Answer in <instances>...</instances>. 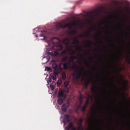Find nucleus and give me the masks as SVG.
<instances>
[{
	"label": "nucleus",
	"mask_w": 130,
	"mask_h": 130,
	"mask_svg": "<svg viewBox=\"0 0 130 130\" xmlns=\"http://www.w3.org/2000/svg\"><path fill=\"white\" fill-rule=\"evenodd\" d=\"M75 23H74V21L71 22V23H68L66 24H63L62 23H58L56 25V28L57 30H59V29L64 28H69V29H73V26H75Z\"/></svg>",
	"instance_id": "nucleus-1"
},
{
	"label": "nucleus",
	"mask_w": 130,
	"mask_h": 130,
	"mask_svg": "<svg viewBox=\"0 0 130 130\" xmlns=\"http://www.w3.org/2000/svg\"><path fill=\"white\" fill-rule=\"evenodd\" d=\"M120 82L121 83L122 86L124 89H127V85H128V81H127V80H124L122 77L120 78Z\"/></svg>",
	"instance_id": "nucleus-2"
},
{
	"label": "nucleus",
	"mask_w": 130,
	"mask_h": 130,
	"mask_svg": "<svg viewBox=\"0 0 130 130\" xmlns=\"http://www.w3.org/2000/svg\"><path fill=\"white\" fill-rule=\"evenodd\" d=\"M52 67L54 70L57 69L60 73H61L62 71V68H61V65H57L56 63H53L52 65Z\"/></svg>",
	"instance_id": "nucleus-3"
},
{
	"label": "nucleus",
	"mask_w": 130,
	"mask_h": 130,
	"mask_svg": "<svg viewBox=\"0 0 130 130\" xmlns=\"http://www.w3.org/2000/svg\"><path fill=\"white\" fill-rule=\"evenodd\" d=\"M62 98L63 100L67 98V94L63 93V91H59L57 94V98Z\"/></svg>",
	"instance_id": "nucleus-4"
},
{
	"label": "nucleus",
	"mask_w": 130,
	"mask_h": 130,
	"mask_svg": "<svg viewBox=\"0 0 130 130\" xmlns=\"http://www.w3.org/2000/svg\"><path fill=\"white\" fill-rule=\"evenodd\" d=\"M53 48L54 50L59 51L63 48V47L62 45H55L53 46Z\"/></svg>",
	"instance_id": "nucleus-5"
},
{
	"label": "nucleus",
	"mask_w": 130,
	"mask_h": 130,
	"mask_svg": "<svg viewBox=\"0 0 130 130\" xmlns=\"http://www.w3.org/2000/svg\"><path fill=\"white\" fill-rule=\"evenodd\" d=\"M71 66V61L66 62L63 64V68L64 70H69Z\"/></svg>",
	"instance_id": "nucleus-6"
},
{
	"label": "nucleus",
	"mask_w": 130,
	"mask_h": 130,
	"mask_svg": "<svg viewBox=\"0 0 130 130\" xmlns=\"http://www.w3.org/2000/svg\"><path fill=\"white\" fill-rule=\"evenodd\" d=\"M47 32L45 30L41 31V34L40 35V37H43L41 39L42 40H44L45 39V36L46 35Z\"/></svg>",
	"instance_id": "nucleus-7"
},
{
	"label": "nucleus",
	"mask_w": 130,
	"mask_h": 130,
	"mask_svg": "<svg viewBox=\"0 0 130 130\" xmlns=\"http://www.w3.org/2000/svg\"><path fill=\"white\" fill-rule=\"evenodd\" d=\"M90 90L93 94H98V87L97 86H94L90 89Z\"/></svg>",
	"instance_id": "nucleus-8"
},
{
	"label": "nucleus",
	"mask_w": 130,
	"mask_h": 130,
	"mask_svg": "<svg viewBox=\"0 0 130 130\" xmlns=\"http://www.w3.org/2000/svg\"><path fill=\"white\" fill-rule=\"evenodd\" d=\"M70 42H71V39L69 38H66L63 41V43L66 45V46H69Z\"/></svg>",
	"instance_id": "nucleus-9"
},
{
	"label": "nucleus",
	"mask_w": 130,
	"mask_h": 130,
	"mask_svg": "<svg viewBox=\"0 0 130 130\" xmlns=\"http://www.w3.org/2000/svg\"><path fill=\"white\" fill-rule=\"evenodd\" d=\"M64 119L66 120L67 122H70L71 121V115L66 114L64 115Z\"/></svg>",
	"instance_id": "nucleus-10"
},
{
	"label": "nucleus",
	"mask_w": 130,
	"mask_h": 130,
	"mask_svg": "<svg viewBox=\"0 0 130 130\" xmlns=\"http://www.w3.org/2000/svg\"><path fill=\"white\" fill-rule=\"evenodd\" d=\"M89 30H90L89 31L86 32V35H82L80 36V37H86V36L87 37H89V36H90V35H91L90 34V32H91V31H92V30H94V28H90Z\"/></svg>",
	"instance_id": "nucleus-11"
},
{
	"label": "nucleus",
	"mask_w": 130,
	"mask_h": 130,
	"mask_svg": "<svg viewBox=\"0 0 130 130\" xmlns=\"http://www.w3.org/2000/svg\"><path fill=\"white\" fill-rule=\"evenodd\" d=\"M73 38V44L75 45H78V43H80V41L78 39V37H74Z\"/></svg>",
	"instance_id": "nucleus-12"
},
{
	"label": "nucleus",
	"mask_w": 130,
	"mask_h": 130,
	"mask_svg": "<svg viewBox=\"0 0 130 130\" xmlns=\"http://www.w3.org/2000/svg\"><path fill=\"white\" fill-rule=\"evenodd\" d=\"M73 127H74V123H73V122H71L69 124L68 126L66 127V129L70 130L71 129V128H73Z\"/></svg>",
	"instance_id": "nucleus-13"
},
{
	"label": "nucleus",
	"mask_w": 130,
	"mask_h": 130,
	"mask_svg": "<svg viewBox=\"0 0 130 130\" xmlns=\"http://www.w3.org/2000/svg\"><path fill=\"white\" fill-rule=\"evenodd\" d=\"M76 58H77V56H71L69 58V61H70L71 63H72V62H74V60H75Z\"/></svg>",
	"instance_id": "nucleus-14"
},
{
	"label": "nucleus",
	"mask_w": 130,
	"mask_h": 130,
	"mask_svg": "<svg viewBox=\"0 0 130 130\" xmlns=\"http://www.w3.org/2000/svg\"><path fill=\"white\" fill-rule=\"evenodd\" d=\"M91 15L92 17H96V16H98L99 15V13H98V11L97 10H95L94 11L91 12Z\"/></svg>",
	"instance_id": "nucleus-15"
},
{
	"label": "nucleus",
	"mask_w": 130,
	"mask_h": 130,
	"mask_svg": "<svg viewBox=\"0 0 130 130\" xmlns=\"http://www.w3.org/2000/svg\"><path fill=\"white\" fill-rule=\"evenodd\" d=\"M85 44L89 47H91V45H93L94 44V43L90 40H88V43L85 42Z\"/></svg>",
	"instance_id": "nucleus-16"
},
{
	"label": "nucleus",
	"mask_w": 130,
	"mask_h": 130,
	"mask_svg": "<svg viewBox=\"0 0 130 130\" xmlns=\"http://www.w3.org/2000/svg\"><path fill=\"white\" fill-rule=\"evenodd\" d=\"M61 109L63 112H67V105L66 104H63L61 106Z\"/></svg>",
	"instance_id": "nucleus-17"
},
{
	"label": "nucleus",
	"mask_w": 130,
	"mask_h": 130,
	"mask_svg": "<svg viewBox=\"0 0 130 130\" xmlns=\"http://www.w3.org/2000/svg\"><path fill=\"white\" fill-rule=\"evenodd\" d=\"M84 121V119L82 118L80 119L78 122V124L79 126H83V122Z\"/></svg>",
	"instance_id": "nucleus-18"
},
{
	"label": "nucleus",
	"mask_w": 130,
	"mask_h": 130,
	"mask_svg": "<svg viewBox=\"0 0 130 130\" xmlns=\"http://www.w3.org/2000/svg\"><path fill=\"white\" fill-rule=\"evenodd\" d=\"M77 71H75L73 73V76H76V77L77 79H79L80 77L81 73L77 74Z\"/></svg>",
	"instance_id": "nucleus-19"
},
{
	"label": "nucleus",
	"mask_w": 130,
	"mask_h": 130,
	"mask_svg": "<svg viewBox=\"0 0 130 130\" xmlns=\"http://www.w3.org/2000/svg\"><path fill=\"white\" fill-rule=\"evenodd\" d=\"M87 107H88V106L85 105H84L83 107H81V110L82 112L85 113V112H86V109H87Z\"/></svg>",
	"instance_id": "nucleus-20"
},
{
	"label": "nucleus",
	"mask_w": 130,
	"mask_h": 130,
	"mask_svg": "<svg viewBox=\"0 0 130 130\" xmlns=\"http://www.w3.org/2000/svg\"><path fill=\"white\" fill-rule=\"evenodd\" d=\"M92 97L91 95H89V98L86 99L85 105L88 106V104H89V102H90V99L92 100Z\"/></svg>",
	"instance_id": "nucleus-21"
},
{
	"label": "nucleus",
	"mask_w": 130,
	"mask_h": 130,
	"mask_svg": "<svg viewBox=\"0 0 130 130\" xmlns=\"http://www.w3.org/2000/svg\"><path fill=\"white\" fill-rule=\"evenodd\" d=\"M50 76H51V78H52L53 80H54V81H56V78L57 77V75H56L54 74L51 73L50 74Z\"/></svg>",
	"instance_id": "nucleus-22"
},
{
	"label": "nucleus",
	"mask_w": 130,
	"mask_h": 130,
	"mask_svg": "<svg viewBox=\"0 0 130 130\" xmlns=\"http://www.w3.org/2000/svg\"><path fill=\"white\" fill-rule=\"evenodd\" d=\"M52 41L54 44H58V43H59V39H53Z\"/></svg>",
	"instance_id": "nucleus-23"
},
{
	"label": "nucleus",
	"mask_w": 130,
	"mask_h": 130,
	"mask_svg": "<svg viewBox=\"0 0 130 130\" xmlns=\"http://www.w3.org/2000/svg\"><path fill=\"white\" fill-rule=\"evenodd\" d=\"M57 103L59 105H61L62 103H63V100H62L61 99L59 98L57 100Z\"/></svg>",
	"instance_id": "nucleus-24"
},
{
	"label": "nucleus",
	"mask_w": 130,
	"mask_h": 130,
	"mask_svg": "<svg viewBox=\"0 0 130 130\" xmlns=\"http://www.w3.org/2000/svg\"><path fill=\"white\" fill-rule=\"evenodd\" d=\"M50 54H51V55H54V56H56V55H58V52H57V51H53V52L50 53Z\"/></svg>",
	"instance_id": "nucleus-25"
},
{
	"label": "nucleus",
	"mask_w": 130,
	"mask_h": 130,
	"mask_svg": "<svg viewBox=\"0 0 130 130\" xmlns=\"http://www.w3.org/2000/svg\"><path fill=\"white\" fill-rule=\"evenodd\" d=\"M61 77H62V80H67V74H66V73H62L61 74Z\"/></svg>",
	"instance_id": "nucleus-26"
},
{
	"label": "nucleus",
	"mask_w": 130,
	"mask_h": 130,
	"mask_svg": "<svg viewBox=\"0 0 130 130\" xmlns=\"http://www.w3.org/2000/svg\"><path fill=\"white\" fill-rule=\"evenodd\" d=\"M57 69H54L53 73L52 74H54V75H55L56 76H58V71H57Z\"/></svg>",
	"instance_id": "nucleus-27"
},
{
	"label": "nucleus",
	"mask_w": 130,
	"mask_h": 130,
	"mask_svg": "<svg viewBox=\"0 0 130 130\" xmlns=\"http://www.w3.org/2000/svg\"><path fill=\"white\" fill-rule=\"evenodd\" d=\"M72 70H74V69H77L78 71L80 70V68L79 67H77V65L76 64H74L73 66H72Z\"/></svg>",
	"instance_id": "nucleus-28"
},
{
	"label": "nucleus",
	"mask_w": 130,
	"mask_h": 130,
	"mask_svg": "<svg viewBox=\"0 0 130 130\" xmlns=\"http://www.w3.org/2000/svg\"><path fill=\"white\" fill-rule=\"evenodd\" d=\"M57 84L58 85H59V86H60L61 85V84H62V80L61 79V78L59 79V80L57 81Z\"/></svg>",
	"instance_id": "nucleus-29"
},
{
	"label": "nucleus",
	"mask_w": 130,
	"mask_h": 130,
	"mask_svg": "<svg viewBox=\"0 0 130 130\" xmlns=\"http://www.w3.org/2000/svg\"><path fill=\"white\" fill-rule=\"evenodd\" d=\"M45 71H47V72H52V69L50 67H46Z\"/></svg>",
	"instance_id": "nucleus-30"
},
{
	"label": "nucleus",
	"mask_w": 130,
	"mask_h": 130,
	"mask_svg": "<svg viewBox=\"0 0 130 130\" xmlns=\"http://www.w3.org/2000/svg\"><path fill=\"white\" fill-rule=\"evenodd\" d=\"M69 84H70V82H69V81L66 80L64 81V87H68V86H69Z\"/></svg>",
	"instance_id": "nucleus-31"
},
{
	"label": "nucleus",
	"mask_w": 130,
	"mask_h": 130,
	"mask_svg": "<svg viewBox=\"0 0 130 130\" xmlns=\"http://www.w3.org/2000/svg\"><path fill=\"white\" fill-rule=\"evenodd\" d=\"M83 47H82L81 46H78L77 47H76V50H82Z\"/></svg>",
	"instance_id": "nucleus-32"
},
{
	"label": "nucleus",
	"mask_w": 130,
	"mask_h": 130,
	"mask_svg": "<svg viewBox=\"0 0 130 130\" xmlns=\"http://www.w3.org/2000/svg\"><path fill=\"white\" fill-rule=\"evenodd\" d=\"M68 56H65L62 59V61H67L68 60Z\"/></svg>",
	"instance_id": "nucleus-33"
},
{
	"label": "nucleus",
	"mask_w": 130,
	"mask_h": 130,
	"mask_svg": "<svg viewBox=\"0 0 130 130\" xmlns=\"http://www.w3.org/2000/svg\"><path fill=\"white\" fill-rule=\"evenodd\" d=\"M68 52H69V50H63V51L61 52V54H67V53H68Z\"/></svg>",
	"instance_id": "nucleus-34"
},
{
	"label": "nucleus",
	"mask_w": 130,
	"mask_h": 130,
	"mask_svg": "<svg viewBox=\"0 0 130 130\" xmlns=\"http://www.w3.org/2000/svg\"><path fill=\"white\" fill-rule=\"evenodd\" d=\"M85 87L87 88L88 87V86H89V84H90V80H88L85 82Z\"/></svg>",
	"instance_id": "nucleus-35"
},
{
	"label": "nucleus",
	"mask_w": 130,
	"mask_h": 130,
	"mask_svg": "<svg viewBox=\"0 0 130 130\" xmlns=\"http://www.w3.org/2000/svg\"><path fill=\"white\" fill-rule=\"evenodd\" d=\"M79 100H80V101L81 102V103H82V101H83V95H82V93H81L79 95Z\"/></svg>",
	"instance_id": "nucleus-36"
},
{
	"label": "nucleus",
	"mask_w": 130,
	"mask_h": 130,
	"mask_svg": "<svg viewBox=\"0 0 130 130\" xmlns=\"http://www.w3.org/2000/svg\"><path fill=\"white\" fill-rule=\"evenodd\" d=\"M69 91H70V89L68 87H66L64 90V92H66V93H69Z\"/></svg>",
	"instance_id": "nucleus-37"
},
{
	"label": "nucleus",
	"mask_w": 130,
	"mask_h": 130,
	"mask_svg": "<svg viewBox=\"0 0 130 130\" xmlns=\"http://www.w3.org/2000/svg\"><path fill=\"white\" fill-rule=\"evenodd\" d=\"M71 31H72L73 35H75L77 33V30L76 29L71 30Z\"/></svg>",
	"instance_id": "nucleus-38"
},
{
	"label": "nucleus",
	"mask_w": 130,
	"mask_h": 130,
	"mask_svg": "<svg viewBox=\"0 0 130 130\" xmlns=\"http://www.w3.org/2000/svg\"><path fill=\"white\" fill-rule=\"evenodd\" d=\"M50 88H51V90L52 91H53V90H54V86H53V85H50Z\"/></svg>",
	"instance_id": "nucleus-39"
},
{
	"label": "nucleus",
	"mask_w": 130,
	"mask_h": 130,
	"mask_svg": "<svg viewBox=\"0 0 130 130\" xmlns=\"http://www.w3.org/2000/svg\"><path fill=\"white\" fill-rule=\"evenodd\" d=\"M113 83H112V85L113 86V87H115V84H114V77H113Z\"/></svg>",
	"instance_id": "nucleus-40"
},
{
	"label": "nucleus",
	"mask_w": 130,
	"mask_h": 130,
	"mask_svg": "<svg viewBox=\"0 0 130 130\" xmlns=\"http://www.w3.org/2000/svg\"><path fill=\"white\" fill-rule=\"evenodd\" d=\"M71 54H76V51H75V50H72V53Z\"/></svg>",
	"instance_id": "nucleus-41"
},
{
	"label": "nucleus",
	"mask_w": 130,
	"mask_h": 130,
	"mask_svg": "<svg viewBox=\"0 0 130 130\" xmlns=\"http://www.w3.org/2000/svg\"><path fill=\"white\" fill-rule=\"evenodd\" d=\"M48 82H49V83H51V82H52L51 78L49 77V78L48 79Z\"/></svg>",
	"instance_id": "nucleus-42"
},
{
	"label": "nucleus",
	"mask_w": 130,
	"mask_h": 130,
	"mask_svg": "<svg viewBox=\"0 0 130 130\" xmlns=\"http://www.w3.org/2000/svg\"><path fill=\"white\" fill-rule=\"evenodd\" d=\"M86 67H87L88 68H90V67L91 66V64H89V62L87 63V64H86Z\"/></svg>",
	"instance_id": "nucleus-43"
},
{
	"label": "nucleus",
	"mask_w": 130,
	"mask_h": 130,
	"mask_svg": "<svg viewBox=\"0 0 130 130\" xmlns=\"http://www.w3.org/2000/svg\"><path fill=\"white\" fill-rule=\"evenodd\" d=\"M52 85H53V86H55L56 85V83H55V82L53 81L52 82Z\"/></svg>",
	"instance_id": "nucleus-44"
},
{
	"label": "nucleus",
	"mask_w": 130,
	"mask_h": 130,
	"mask_svg": "<svg viewBox=\"0 0 130 130\" xmlns=\"http://www.w3.org/2000/svg\"><path fill=\"white\" fill-rule=\"evenodd\" d=\"M69 34H70V35H73V32L72 31V30L69 32Z\"/></svg>",
	"instance_id": "nucleus-45"
},
{
	"label": "nucleus",
	"mask_w": 130,
	"mask_h": 130,
	"mask_svg": "<svg viewBox=\"0 0 130 130\" xmlns=\"http://www.w3.org/2000/svg\"><path fill=\"white\" fill-rule=\"evenodd\" d=\"M71 128H72V130H76V128L74 126H73Z\"/></svg>",
	"instance_id": "nucleus-46"
},
{
	"label": "nucleus",
	"mask_w": 130,
	"mask_h": 130,
	"mask_svg": "<svg viewBox=\"0 0 130 130\" xmlns=\"http://www.w3.org/2000/svg\"><path fill=\"white\" fill-rule=\"evenodd\" d=\"M99 43H100L101 44H102L103 42L101 41H99Z\"/></svg>",
	"instance_id": "nucleus-47"
},
{
	"label": "nucleus",
	"mask_w": 130,
	"mask_h": 130,
	"mask_svg": "<svg viewBox=\"0 0 130 130\" xmlns=\"http://www.w3.org/2000/svg\"><path fill=\"white\" fill-rule=\"evenodd\" d=\"M81 69H82V70H83V71H85V67L82 66Z\"/></svg>",
	"instance_id": "nucleus-48"
},
{
	"label": "nucleus",
	"mask_w": 130,
	"mask_h": 130,
	"mask_svg": "<svg viewBox=\"0 0 130 130\" xmlns=\"http://www.w3.org/2000/svg\"><path fill=\"white\" fill-rule=\"evenodd\" d=\"M63 122L64 123V125H66V124H67V122H66V121H63Z\"/></svg>",
	"instance_id": "nucleus-49"
},
{
	"label": "nucleus",
	"mask_w": 130,
	"mask_h": 130,
	"mask_svg": "<svg viewBox=\"0 0 130 130\" xmlns=\"http://www.w3.org/2000/svg\"><path fill=\"white\" fill-rule=\"evenodd\" d=\"M120 53L122 54V55H123V53H122V51L120 50Z\"/></svg>",
	"instance_id": "nucleus-50"
},
{
	"label": "nucleus",
	"mask_w": 130,
	"mask_h": 130,
	"mask_svg": "<svg viewBox=\"0 0 130 130\" xmlns=\"http://www.w3.org/2000/svg\"><path fill=\"white\" fill-rule=\"evenodd\" d=\"M87 16H90V13H87Z\"/></svg>",
	"instance_id": "nucleus-51"
},
{
	"label": "nucleus",
	"mask_w": 130,
	"mask_h": 130,
	"mask_svg": "<svg viewBox=\"0 0 130 130\" xmlns=\"http://www.w3.org/2000/svg\"><path fill=\"white\" fill-rule=\"evenodd\" d=\"M84 76H87V72H85Z\"/></svg>",
	"instance_id": "nucleus-52"
},
{
	"label": "nucleus",
	"mask_w": 130,
	"mask_h": 130,
	"mask_svg": "<svg viewBox=\"0 0 130 130\" xmlns=\"http://www.w3.org/2000/svg\"><path fill=\"white\" fill-rule=\"evenodd\" d=\"M127 59H129V56H127Z\"/></svg>",
	"instance_id": "nucleus-53"
},
{
	"label": "nucleus",
	"mask_w": 130,
	"mask_h": 130,
	"mask_svg": "<svg viewBox=\"0 0 130 130\" xmlns=\"http://www.w3.org/2000/svg\"><path fill=\"white\" fill-rule=\"evenodd\" d=\"M93 58H94V57H91V60H92L93 59Z\"/></svg>",
	"instance_id": "nucleus-54"
},
{
	"label": "nucleus",
	"mask_w": 130,
	"mask_h": 130,
	"mask_svg": "<svg viewBox=\"0 0 130 130\" xmlns=\"http://www.w3.org/2000/svg\"><path fill=\"white\" fill-rule=\"evenodd\" d=\"M95 37H98V34L95 35Z\"/></svg>",
	"instance_id": "nucleus-55"
},
{
	"label": "nucleus",
	"mask_w": 130,
	"mask_h": 130,
	"mask_svg": "<svg viewBox=\"0 0 130 130\" xmlns=\"http://www.w3.org/2000/svg\"><path fill=\"white\" fill-rule=\"evenodd\" d=\"M99 35H100V36H101V35H102L101 32H100Z\"/></svg>",
	"instance_id": "nucleus-56"
},
{
	"label": "nucleus",
	"mask_w": 130,
	"mask_h": 130,
	"mask_svg": "<svg viewBox=\"0 0 130 130\" xmlns=\"http://www.w3.org/2000/svg\"><path fill=\"white\" fill-rule=\"evenodd\" d=\"M79 72H80V73H82V70H79Z\"/></svg>",
	"instance_id": "nucleus-57"
},
{
	"label": "nucleus",
	"mask_w": 130,
	"mask_h": 130,
	"mask_svg": "<svg viewBox=\"0 0 130 130\" xmlns=\"http://www.w3.org/2000/svg\"><path fill=\"white\" fill-rule=\"evenodd\" d=\"M128 35V34H129V33H128V32H126Z\"/></svg>",
	"instance_id": "nucleus-58"
},
{
	"label": "nucleus",
	"mask_w": 130,
	"mask_h": 130,
	"mask_svg": "<svg viewBox=\"0 0 130 130\" xmlns=\"http://www.w3.org/2000/svg\"><path fill=\"white\" fill-rule=\"evenodd\" d=\"M102 24H105V22H104L102 23Z\"/></svg>",
	"instance_id": "nucleus-59"
},
{
	"label": "nucleus",
	"mask_w": 130,
	"mask_h": 130,
	"mask_svg": "<svg viewBox=\"0 0 130 130\" xmlns=\"http://www.w3.org/2000/svg\"><path fill=\"white\" fill-rule=\"evenodd\" d=\"M112 46H113V44H111Z\"/></svg>",
	"instance_id": "nucleus-60"
},
{
	"label": "nucleus",
	"mask_w": 130,
	"mask_h": 130,
	"mask_svg": "<svg viewBox=\"0 0 130 130\" xmlns=\"http://www.w3.org/2000/svg\"><path fill=\"white\" fill-rule=\"evenodd\" d=\"M36 37H38V36L37 35H36Z\"/></svg>",
	"instance_id": "nucleus-61"
},
{
	"label": "nucleus",
	"mask_w": 130,
	"mask_h": 130,
	"mask_svg": "<svg viewBox=\"0 0 130 130\" xmlns=\"http://www.w3.org/2000/svg\"><path fill=\"white\" fill-rule=\"evenodd\" d=\"M122 41H124L123 40H122Z\"/></svg>",
	"instance_id": "nucleus-62"
},
{
	"label": "nucleus",
	"mask_w": 130,
	"mask_h": 130,
	"mask_svg": "<svg viewBox=\"0 0 130 130\" xmlns=\"http://www.w3.org/2000/svg\"><path fill=\"white\" fill-rule=\"evenodd\" d=\"M82 56H83V55H81Z\"/></svg>",
	"instance_id": "nucleus-63"
},
{
	"label": "nucleus",
	"mask_w": 130,
	"mask_h": 130,
	"mask_svg": "<svg viewBox=\"0 0 130 130\" xmlns=\"http://www.w3.org/2000/svg\"><path fill=\"white\" fill-rule=\"evenodd\" d=\"M101 25H102V24H101Z\"/></svg>",
	"instance_id": "nucleus-64"
}]
</instances>
